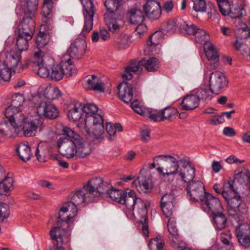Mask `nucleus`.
<instances>
[{
    "label": "nucleus",
    "mask_w": 250,
    "mask_h": 250,
    "mask_svg": "<svg viewBox=\"0 0 250 250\" xmlns=\"http://www.w3.org/2000/svg\"><path fill=\"white\" fill-rule=\"evenodd\" d=\"M102 181L103 183L100 184V187L104 188L105 186L107 188L104 189L103 192L98 193V196L106 193L113 201L125 205L128 212H132L133 214V210L136 208L140 215L139 222L142 225V232L145 236H148L149 232L147 216V207L146 204L140 198L136 197L134 190L129 188L125 190L117 189L111 187L107 182H104L102 179Z\"/></svg>",
    "instance_id": "f257e3e1"
},
{
    "label": "nucleus",
    "mask_w": 250,
    "mask_h": 250,
    "mask_svg": "<svg viewBox=\"0 0 250 250\" xmlns=\"http://www.w3.org/2000/svg\"><path fill=\"white\" fill-rule=\"evenodd\" d=\"M62 134L57 141V146L61 154L68 159L75 156L84 158L91 152L90 145L79 134L70 128L64 126L62 129Z\"/></svg>",
    "instance_id": "f03ea898"
},
{
    "label": "nucleus",
    "mask_w": 250,
    "mask_h": 250,
    "mask_svg": "<svg viewBox=\"0 0 250 250\" xmlns=\"http://www.w3.org/2000/svg\"><path fill=\"white\" fill-rule=\"evenodd\" d=\"M153 163L150 168H154L156 166H162L157 168L158 172L164 177L169 175H176L179 170L180 166L185 168L189 164V158L182 155L173 154L160 155L153 158Z\"/></svg>",
    "instance_id": "7ed1b4c3"
},
{
    "label": "nucleus",
    "mask_w": 250,
    "mask_h": 250,
    "mask_svg": "<svg viewBox=\"0 0 250 250\" xmlns=\"http://www.w3.org/2000/svg\"><path fill=\"white\" fill-rule=\"evenodd\" d=\"M229 186V184H226L222 193L227 204L228 213L235 219L242 221L248 217L249 208L237 191L230 190Z\"/></svg>",
    "instance_id": "20e7f679"
},
{
    "label": "nucleus",
    "mask_w": 250,
    "mask_h": 250,
    "mask_svg": "<svg viewBox=\"0 0 250 250\" xmlns=\"http://www.w3.org/2000/svg\"><path fill=\"white\" fill-rule=\"evenodd\" d=\"M6 120L0 123V136L3 138H13L17 135V128L21 126L28 119L19 110H11L7 108L5 111Z\"/></svg>",
    "instance_id": "39448f33"
},
{
    "label": "nucleus",
    "mask_w": 250,
    "mask_h": 250,
    "mask_svg": "<svg viewBox=\"0 0 250 250\" xmlns=\"http://www.w3.org/2000/svg\"><path fill=\"white\" fill-rule=\"evenodd\" d=\"M102 178L95 177L88 181L83 186L84 191L80 189L73 193L70 197L71 201L76 205H79L83 202H90L91 198L98 196V193L103 192L107 188L100 187L102 184Z\"/></svg>",
    "instance_id": "423d86ee"
},
{
    "label": "nucleus",
    "mask_w": 250,
    "mask_h": 250,
    "mask_svg": "<svg viewBox=\"0 0 250 250\" xmlns=\"http://www.w3.org/2000/svg\"><path fill=\"white\" fill-rule=\"evenodd\" d=\"M122 0H105L104 5L106 12L104 14L105 22L109 30L113 33H118L121 27V18Z\"/></svg>",
    "instance_id": "0eeeda50"
},
{
    "label": "nucleus",
    "mask_w": 250,
    "mask_h": 250,
    "mask_svg": "<svg viewBox=\"0 0 250 250\" xmlns=\"http://www.w3.org/2000/svg\"><path fill=\"white\" fill-rule=\"evenodd\" d=\"M159 65V62L157 59L154 57H151L147 60L142 59L137 63L135 60L131 61L130 64L125 67L124 73L122 75L123 80H130L132 77V73H135L142 67L144 66L145 68L149 72L156 71Z\"/></svg>",
    "instance_id": "6e6552de"
},
{
    "label": "nucleus",
    "mask_w": 250,
    "mask_h": 250,
    "mask_svg": "<svg viewBox=\"0 0 250 250\" xmlns=\"http://www.w3.org/2000/svg\"><path fill=\"white\" fill-rule=\"evenodd\" d=\"M43 52L39 48L34 53L33 58L31 60L26 61L25 63L22 65L21 68L30 67L32 68L38 69L37 74L42 78L50 77V70L44 66L43 64Z\"/></svg>",
    "instance_id": "1a4fd4ad"
},
{
    "label": "nucleus",
    "mask_w": 250,
    "mask_h": 250,
    "mask_svg": "<svg viewBox=\"0 0 250 250\" xmlns=\"http://www.w3.org/2000/svg\"><path fill=\"white\" fill-rule=\"evenodd\" d=\"M200 202L203 210L209 215L220 210H224L219 198L210 193H206Z\"/></svg>",
    "instance_id": "9d476101"
},
{
    "label": "nucleus",
    "mask_w": 250,
    "mask_h": 250,
    "mask_svg": "<svg viewBox=\"0 0 250 250\" xmlns=\"http://www.w3.org/2000/svg\"><path fill=\"white\" fill-rule=\"evenodd\" d=\"M187 197L192 202H200L208 192L205 191V186L200 181H192L186 188Z\"/></svg>",
    "instance_id": "9b49d317"
},
{
    "label": "nucleus",
    "mask_w": 250,
    "mask_h": 250,
    "mask_svg": "<svg viewBox=\"0 0 250 250\" xmlns=\"http://www.w3.org/2000/svg\"><path fill=\"white\" fill-rule=\"evenodd\" d=\"M95 118L89 117L85 120V125L91 127L92 133L93 135V140H101L104 127V119L102 115H96Z\"/></svg>",
    "instance_id": "f8f14e48"
},
{
    "label": "nucleus",
    "mask_w": 250,
    "mask_h": 250,
    "mask_svg": "<svg viewBox=\"0 0 250 250\" xmlns=\"http://www.w3.org/2000/svg\"><path fill=\"white\" fill-rule=\"evenodd\" d=\"M229 81L224 74L218 71L212 72L209 77V87L216 94L228 86Z\"/></svg>",
    "instance_id": "ddd939ff"
},
{
    "label": "nucleus",
    "mask_w": 250,
    "mask_h": 250,
    "mask_svg": "<svg viewBox=\"0 0 250 250\" xmlns=\"http://www.w3.org/2000/svg\"><path fill=\"white\" fill-rule=\"evenodd\" d=\"M83 6L84 8V11H83L84 23L81 34L82 36L85 37L92 29L94 12L93 3L91 0H85Z\"/></svg>",
    "instance_id": "4468645a"
},
{
    "label": "nucleus",
    "mask_w": 250,
    "mask_h": 250,
    "mask_svg": "<svg viewBox=\"0 0 250 250\" xmlns=\"http://www.w3.org/2000/svg\"><path fill=\"white\" fill-rule=\"evenodd\" d=\"M65 225L60 224L58 221L56 226L53 227L50 231V235L52 239L56 241L58 245L63 244L68 242L70 235L69 230L68 228H63Z\"/></svg>",
    "instance_id": "2eb2a0df"
},
{
    "label": "nucleus",
    "mask_w": 250,
    "mask_h": 250,
    "mask_svg": "<svg viewBox=\"0 0 250 250\" xmlns=\"http://www.w3.org/2000/svg\"><path fill=\"white\" fill-rule=\"evenodd\" d=\"M86 47L84 39L77 38L71 43L67 50V53L70 57L79 59L83 56Z\"/></svg>",
    "instance_id": "dca6fc26"
},
{
    "label": "nucleus",
    "mask_w": 250,
    "mask_h": 250,
    "mask_svg": "<svg viewBox=\"0 0 250 250\" xmlns=\"http://www.w3.org/2000/svg\"><path fill=\"white\" fill-rule=\"evenodd\" d=\"M82 84L86 90L104 92V84L102 80L95 75H88L82 81Z\"/></svg>",
    "instance_id": "f3484780"
},
{
    "label": "nucleus",
    "mask_w": 250,
    "mask_h": 250,
    "mask_svg": "<svg viewBox=\"0 0 250 250\" xmlns=\"http://www.w3.org/2000/svg\"><path fill=\"white\" fill-rule=\"evenodd\" d=\"M143 8L146 17L150 20H157L161 16V7L160 3L156 0L147 1Z\"/></svg>",
    "instance_id": "a211bd4d"
},
{
    "label": "nucleus",
    "mask_w": 250,
    "mask_h": 250,
    "mask_svg": "<svg viewBox=\"0 0 250 250\" xmlns=\"http://www.w3.org/2000/svg\"><path fill=\"white\" fill-rule=\"evenodd\" d=\"M236 234L240 244L245 248L250 246V225L240 224L236 229Z\"/></svg>",
    "instance_id": "6ab92c4d"
},
{
    "label": "nucleus",
    "mask_w": 250,
    "mask_h": 250,
    "mask_svg": "<svg viewBox=\"0 0 250 250\" xmlns=\"http://www.w3.org/2000/svg\"><path fill=\"white\" fill-rule=\"evenodd\" d=\"M175 203V198L173 193H166L162 196L160 206L166 217H169L172 214Z\"/></svg>",
    "instance_id": "aec40b11"
},
{
    "label": "nucleus",
    "mask_w": 250,
    "mask_h": 250,
    "mask_svg": "<svg viewBox=\"0 0 250 250\" xmlns=\"http://www.w3.org/2000/svg\"><path fill=\"white\" fill-rule=\"evenodd\" d=\"M37 113L40 116L49 119H55L59 116V111L53 104L42 102L37 107Z\"/></svg>",
    "instance_id": "412c9836"
},
{
    "label": "nucleus",
    "mask_w": 250,
    "mask_h": 250,
    "mask_svg": "<svg viewBox=\"0 0 250 250\" xmlns=\"http://www.w3.org/2000/svg\"><path fill=\"white\" fill-rule=\"evenodd\" d=\"M121 83L118 86L119 98L125 103H130L133 98V89L135 88V83H129L125 82Z\"/></svg>",
    "instance_id": "4be33fe9"
},
{
    "label": "nucleus",
    "mask_w": 250,
    "mask_h": 250,
    "mask_svg": "<svg viewBox=\"0 0 250 250\" xmlns=\"http://www.w3.org/2000/svg\"><path fill=\"white\" fill-rule=\"evenodd\" d=\"M205 55L209 61L207 68L209 70L216 69L218 65L219 56L211 42L206 43L204 47Z\"/></svg>",
    "instance_id": "5701e85b"
},
{
    "label": "nucleus",
    "mask_w": 250,
    "mask_h": 250,
    "mask_svg": "<svg viewBox=\"0 0 250 250\" xmlns=\"http://www.w3.org/2000/svg\"><path fill=\"white\" fill-rule=\"evenodd\" d=\"M237 183L241 185H247L248 183L250 184V175L247 169H244L238 172L235 175L233 179H229L225 182L223 184V188L226 184H229L230 190L237 191Z\"/></svg>",
    "instance_id": "b1692460"
},
{
    "label": "nucleus",
    "mask_w": 250,
    "mask_h": 250,
    "mask_svg": "<svg viewBox=\"0 0 250 250\" xmlns=\"http://www.w3.org/2000/svg\"><path fill=\"white\" fill-rule=\"evenodd\" d=\"M18 33L32 38L35 29V23L31 17L23 18L18 25Z\"/></svg>",
    "instance_id": "393cba45"
},
{
    "label": "nucleus",
    "mask_w": 250,
    "mask_h": 250,
    "mask_svg": "<svg viewBox=\"0 0 250 250\" xmlns=\"http://www.w3.org/2000/svg\"><path fill=\"white\" fill-rule=\"evenodd\" d=\"M186 166L185 168L181 167L175 176L177 179L188 184L191 183L195 177V168L192 166V163L190 161L189 164Z\"/></svg>",
    "instance_id": "a878e982"
},
{
    "label": "nucleus",
    "mask_w": 250,
    "mask_h": 250,
    "mask_svg": "<svg viewBox=\"0 0 250 250\" xmlns=\"http://www.w3.org/2000/svg\"><path fill=\"white\" fill-rule=\"evenodd\" d=\"M42 122L40 119H27L22 127L23 134L26 137L35 136L37 132V129L40 127Z\"/></svg>",
    "instance_id": "bb28decb"
},
{
    "label": "nucleus",
    "mask_w": 250,
    "mask_h": 250,
    "mask_svg": "<svg viewBox=\"0 0 250 250\" xmlns=\"http://www.w3.org/2000/svg\"><path fill=\"white\" fill-rule=\"evenodd\" d=\"M131 185L132 187H135L140 193H147L152 189L149 179L143 175L139 176L132 182Z\"/></svg>",
    "instance_id": "cd10ccee"
},
{
    "label": "nucleus",
    "mask_w": 250,
    "mask_h": 250,
    "mask_svg": "<svg viewBox=\"0 0 250 250\" xmlns=\"http://www.w3.org/2000/svg\"><path fill=\"white\" fill-rule=\"evenodd\" d=\"M126 17L128 22L134 25L142 23L145 20V16L143 12L138 9L129 10L126 13Z\"/></svg>",
    "instance_id": "c85d7f7f"
},
{
    "label": "nucleus",
    "mask_w": 250,
    "mask_h": 250,
    "mask_svg": "<svg viewBox=\"0 0 250 250\" xmlns=\"http://www.w3.org/2000/svg\"><path fill=\"white\" fill-rule=\"evenodd\" d=\"M199 99L194 94L187 95L182 101L180 104L182 109L185 110H192L197 108L199 105Z\"/></svg>",
    "instance_id": "c756f323"
},
{
    "label": "nucleus",
    "mask_w": 250,
    "mask_h": 250,
    "mask_svg": "<svg viewBox=\"0 0 250 250\" xmlns=\"http://www.w3.org/2000/svg\"><path fill=\"white\" fill-rule=\"evenodd\" d=\"M83 111V106L80 103L76 102L71 104L67 113L69 120L74 122L78 121L82 117Z\"/></svg>",
    "instance_id": "7c9ffc66"
},
{
    "label": "nucleus",
    "mask_w": 250,
    "mask_h": 250,
    "mask_svg": "<svg viewBox=\"0 0 250 250\" xmlns=\"http://www.w3.org/2000/svg\"><path fill=\"white\" fill-rule=\"evenodd\" d=\"M5 176V172L0 175V194L6 195L13 189V179L9 176Z\"/></svg>",
    "instance_id": "2f4dec72"
},
{
    "label": "nucleus",
    "mask_w": 250,
    "mask_h": 250,
    "mask_svg": "<svg viewBox=\"0 0 250 250\" xmlns=\"http://www.w3.org/2000/svg\"><path fill=\"white\" fill-rule=\"evenodd\" d=\"M224 210H220L211 214L213 225L218 229H224L227 225V219L223 213Z\"/></svg>",
    "instance_id": "473e14b6"
},
{
    "label": "nucleus",
    "mask_w": 250,
    "mask_h": 250,
    "mask_svg": "<svg viewBox=\"0 0 250 250\" xmlns=\"http://www.w3.org/2000/svg\"><path fill=\"white\" fill-rule=\"evenodd\" d=\"M21 58L20 53L17 52L14 54H10L8 57H7L6 60L4 62L5 67L11 70L15 71L18 64L20 62Z\"/></svg>",
    "instance_id": "72a5a7b5"
},
{
    "label": "nucleus",
    "mask_w": 250,
    "mask_h": 250,
    "mask_svg": "<svg viewBox=\"0 0 250 250\" xmlns=\"http://www.w3.org/2000/svg\"><path fill=\"white\" fill-rule=\"evenodd\" d=\"M48 153V149L46 143L44 142L39 143L35 151V155L37 160L41 163L46 162Z\"/></svg>",
    "instance_id": "f704fd0d"
},
{
    "label": "nucleus",
    "mask_w": 250,
    "mask_h": 250,
    "mask_svg": "<svg viewBox=\"0 0 250 250\" xmlns=\"http://www.w3.org/2000/svg\"><path fill=\"white\" fill-rule=\"evenodd\" d=\"M17 152L20 158L23 162H25L31 158V148L25 143H21L18 146Z\"/></svg>",
    "instance_id": "c9c22d12"
},
{
    "label": "nucleus",
    "mask_w": 250,
    "mask_h": 250,
    "mask_svg": "<svg viewBox=\"0 0 250 250\" xmlns=\"http://www.w3.org/2000/svg\"><path fill=\"white\" fill-rule=\"evenodd\" d=\"M62 72H64V76L66 77L72 76L77 72V69L75 68L71 59L62 61L60 63Z\"/></svg>",
    "instance_id": "e433bc0d"
},
{
    "label": "nucleus",
    "mask_w": 250,
    "mask_h": 250,
    "mask_svg": "<svg viewBox=\"0 0 250 250\" xmlns=\"http://www.w3.org/2000/svg\"><path fill=\"white\" fill-rule=\"evenodd\" d=\"M83 111L85 113L84 121L87 117H93L95 118L96 115H102V111H99L98 107L93 104H87L83 107Z\"/></svg>",
    "instance_id": "4c0bfd02"
},
{
    "label": "nucleus",
    "mask_w": 250,
    "mask_h": 250,
    "mask_svg": "<svg viewBox=\"0 0 250 250\" xmlns=\"http://www.w3.org/2000/svg\"><path fill=\"white\" fill-rule=\"evenodd\" d=\"M50 72V78L55 81H59L64 76V72H62L60 63L59 64H54L51 67Z\"/></svg>",
    "instance_id": "58836bf2"
},
{
    "label": "nucleus",
    "mask_w": 250,
    "mask_h": 250,
    "mask_svg": "<svg viewBox=\"0 0 250 250\" xmlns=\"http://www.w3.org/2000/svg\"><path fill=\"white\" fill-rule=\"evenodd\" d=\"M38 0H26L23 5V10L25 14L34 15L37 10Z\"/></svg>",
    "instance_id": "ea45409f"
},
{
    "label": "nucleus",
    "mask_w": 250,
    "mask_h": 250,
    "mask_svg": "<svg viewBox=\"0 0 250 250\" xmlns=\"http://www.w3.org/2000/svg\"><path fill=\"white\" fill-rule=\"evenodd\" d=\"M31 39L27 38L26 35L18 33L17 38V46L20 52L25 51L28 48V41Z\"/></svg>",
    "instance_id": "a19ab883"
},
{
    "label": "nucleus",
    "mask_w": 250,
    "mask_h": 250,
    "mask_svg": "<svg viewBox=\"0 0 250 250\" xmlns=\"http://www.w3.org/2000/svg\"><path fill=\"white\" fill-rule=\"evenodd\" d=\"M183 22V20L181 19H171L169 20L166 26L165 30L167 33L170 34H173L175 32L178 28H180Z\"/></svg>",
    "instance_id": "79ce46f5"
},
{
    "label": "nucleus",
    "mask_w": 250,
    "mask_h": 250,
    "mask_svg": "<svg viewBox=\"0 0 250 250\" xmlns=\"http://www.w3.org/2000/svg\"><path fill=\"white\" fill-rule=\"evenodd\" d=\"M212 93H214V92L211 90V87H209V88L205 86L201 87L198 90L196 96L198 97L199 101L200 100L206 101L211 99Z\"/></svg>",
    "instance_id": "37998d69"
},
{
    "label": "nucleus",
    "mask_w": 250,
    "mask_h": 250,
    "mask_svg": "<svg viewBox=\"0 0 250 250\" xmlns=\"http://www.w3.org/2000/svg\"><path fill=\"white\" fill-rule=\"evenodd\" d=\"M44 95L49 100H53L61 96V91L58 87L49 86L44 90Z\"/></svg>",
    "instance_id": "c03bdc74"
},
{
    "label": "nucleus",
    "mask_w": 250,
    "mask_h": 250,
    "mask_svg": "<svg viewBox=\"0 0 250 250\" xmlns=\"http://www.w3.org/2000/svg\"><path fill=\"white\" fill-rule=\"evenodd\" d=\"M244 7L237 3H232L230 8L229 15L231 18H239L242 17Z\"/></svg>",
    "instance_id": "a18cd8bd"
},
{
    "label": "nucleus",
    "mask_w": 250,
    "mask_h": 250,
    "mask_svg": "<svg viewBox=\"0 0 250 250\" xmlns=\"http://www.w3.org/2000/svg\"><path fill=\"white\" fill-rule=\"evenodd\" d=\"M237 37L241 39H247L250 37V29H249L248 26L245 23L241 24V27L238 29ZM242 53L248 54L250 57V49L248 52L244 51Z\"/></svg>",
    "instance_id": "49530a36"
},
{
    "label": "nucleus",
    "mask_w": 250,
    "mask_h": 250,
    "mask_svg": "<svg viewBox=\"0 0 250 250\" xmlns=\"http://www.w3.org/2000/svg\"><path fill=\"white\" fill-rule=\"evenodd\" d=\"M130 43L129 37L125 34L121 35L115 40V45L120 49L127 48Z\"/></svg>",
    "instance_id": "de8ad7c7"
},
{
    "label": "nucleus",
    "mask_w": 250,
    "mask_h": 250,
    "mask_svg": "<svg viewBox=\"0 0 250 250\" xmlns=\"http://www.w3.org/2000/svg\"><path fill=\"white\" fill-rule=\"evenodd\" d=\"M195 41L199 43L206 44V43H209L208 35L204 29L199 28L195 34Z\"/></svg>",
    "instance_id": "09e8293b"
},
{
    "label": "nucleus",
    "mask_w": 250,
    "mask_h": 250,
    "mask_svg": "<svg viewBox=\"0 0 250 250\" xmlns=\"http://www.w3.org/2000/svg\"><path fill=\"white\" fill-rule=\"evenodd\" d=\"M162 113L163 121L165 120L172 121L173 118H175L178 111L175 108L167 107L162 109Z\"/></svg>",
    "instance_id": "8fccbe9b"
},
{
    "label": "nucleus",
    "mask_w": 250,
    "mask_h": 250,
    "mask_svg": "<svg viewBox=\"0 0 250 250\" xmlns=\"http://www.w3.org/2000/svg\"><path fill=\"white\" fill-rule=\"evenodd\" d=\"M220 12L224 16L229 15L231 3L228 0H216Z\"/></svg>",
    "instance_id": "3c124183"
},
{
    "label": "nucleus",
    "mask_w": 250,
    "mask_h": 250,
    "mask_svg": "<svg viewBox=\"0 0 250 250\" xmlns=\"http://www.w3.org/2000/svg\"><path fill=\"white\" fill-rule=\"evenodd\" d=\"M198 29L199 28H197L195 25L193 24L188 25L183 21L182 24L180 26V30L181 31V32H185L186 34L190 35H195Z\"/></svg>",
    "instance_id": "603ef678"
},
{
    "label": "nucleus",
    "mask_w": 250,
    "mask_h": 250,
    "mask_svg": "<svg viewBox=\"0 0 250 250\" xmlns=\"http://www.w3.org/2000/svg\"><path fill=\"white\" fill-rule=\"evenodd\" d=\"M58 217L59 219L58 221L60 222V224H64L63 225H66V227L68 228L69 227L68 222L73 217L69 214L68 212L63 209L62 208H61L59 212Z\"/></svg>",
    "instance_id": "864d4df0"
},
{
    "label": "nucleus",
    "mask_w": 250,
    "mask_h": 250,
    "mask_svg": "<svg viewBox=\"0 0 250 250\" xmlns=\"http://www.w3.org/2000/svg\"><path fill=\"white\" fill-rule=\"evenodd\" d=\"M168 230L169 233L176 239L178 238V231L176 226V221L174 217L169 219L167 223Z\"/></svg>",
    "instance_id": "5fc2aeb1"
},
{
    "label": "nucleus",
    "mask_w": 250,
    "mask_h": 250,
    "mask_svg": "<svg viewBox=\"0 0 250 250\" xmlns=\"http://www.w3.org/2000/svg\"><path fill=\"white\" fill-rule=\"evenodd\" d=\"M77 206L75 203L70 201L64 203L62 208L74 217L77 212Z\"/></svg>",
    "instance_id": "6e6d98bb"
},
{
    "label": "nucleus",
    "mask_w": 250,
    "mask_h": 250,
    "mask_svg": "<svg viewBox=\"0 0 250 250\" xmlns=\"http://www.w3.org/2000/svg\"><path fill=\"white\" fill-rule=\"evenodd\" d=\"M22 97L20 94L16 95L12 97L11 104L7 108H10L11 110H15L20 109V106L21 105L22 101Z\"/></svg>",
    "instance_id": "4d7b16f0"
},
{
    "label": "nucleus",
    "mask_w": 250,
    "mask_h": 250,
    "mask_svg": "<svg viewBox=\"0 0 250 250\" xmlns=\"http://www.w3.org/2000/svg\"><path fill=\"white\" fill-rule=\"evenodd\" d=\"M132 109L137 114L144 117H147V112L148 109H143L140 105V103L137 100H135L131 103Z\"/></svg>",
    "instance_id": "13d9d810"
},
{
    "label": "nucleus",
    "mask_w": 250,
    "mask_h": 250,
    "mask_svg": "<svg viewBox=\"0 0 250 250\" xmlns=\"http://www.w3.org/2000/svg\"><path fill=\"white\" fill-rule=\"evenodd\" d=\"M147 118H150L154 122H163L162 110L158 111H152L148 110L147 112Z\"/></svg>",
    "instance_id": "bf43d9fd"
},
{
    "label": "nucleus",
    "mask_w": 250,
    "mask_h": 250,
    "mask_svg": "<svg viewBox=\"0 0 250 250\" xmlns=\"http://www.w3.org/2000/svg\"><path fill=\"white\" fill-rule=\"evenodd\" d=\"M194 5L193 9L196 12H205L207 5L205 0H192Z\"/></svg>",
    "instance_id": "052dcab7"
},
{
    "label": "nucleus",
    "mask_w": 250,
    "mask_h": 250,
    "mask_svg": "<svg viewBox=\"0 0 250 250\" xmlns=\"http://www.w3.org/2000/svg\"><path fill=\"white\" fill-rule=\"evenodd\" d=\"M151 244L156 245L157 250H164V240L160 236H157L156 238L151 239L149 242V244Z\"/></svg>",
    "instance_id": "680f3d73"
},
{
    "label": "nucleus",
    "mask_w": 250,
    "mask_h": 250,
    "mask_svg": "<svg viewBox=\"0 0 250 250\" xmlns=\"http://www.w3.org/2000/svg\"><path fill=\"white\" fill-rule=\"evenodd\" d=\"M160 34V32L157 31L150 36L148 40L147 41V45L149 46L150 47H152L153 46L154 47L156 46L159 43V41L157 40V38Z\"/></svg>",
    "instance_id": "e2e57ef3"
},
{
    "label": "nucleus",
    "mask_w": 250,
    "mask_h": 250,
    "mask_svg": "<svg viewBox=\"0 0 250 250\" xmlns=\"http://www.w3.org/2000/svg\"><path fill=\"white\" fill-rule=\"evenodd\" d=\"M9 209L8 206L5 204L0 206V222L3 221L4 219L8 217Z\"/></svg>",
    "instance_id": "0e129e2a"
},
{
    "label": "nucleus",
    "mask_w": 250,
    "mask_h": 250,
    "mask_svg": "<svg viewBox=\"0 0 250 250\" xmlns=\"http://www.w3.org/2000/svg\"><path fill=\"white\" fill-rule=\"evenodd\" d=\"M106 131L109 135V139L113 140L116 135V128L110 123H107L106 126Z\"/></svg>",
    "instance_id": "69168bd1"
},
{
    "label": "nucleus",
    "mask_w": 250,
    "mask_h": 250,
    "mask_svg": "<svg viewBox=\"0 0 250 250\" xmlns=\"http://www.w3.org/2000/svg\"><path fill=\"white\" fill-rule=\"evenodd\" d=\"M11 70L4 67L0 71V77L5 81H9L11 78Z\"/></svg>",
    "instance_id": "338daca9"
},
{
    "label": "nucleus",
    "mask_w": 250,
    "mask_h": 250,
    "mask_svg": "<svg viewBox=\"0 0 250 250\" xmlns=\"http://www.w3.org/2000/svg\"><path fill=\"white\" fill-rule=\"evenodd\" d=\"M44 36V34L43 33L40 32L39 33L36 39V42L38 47L44 46L47 43L48 41L43 39Z\"/></svg>",
    "instance_id": "774afa93"
}]
</instances>
